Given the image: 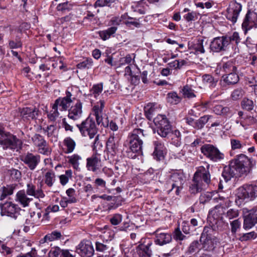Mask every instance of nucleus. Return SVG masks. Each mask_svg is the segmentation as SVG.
I'll use <instances>...</instances> for the list:
<instances>
[{
	"mask_svg": "<svg viewBox=\"0 0 257 257\" xmlns=\"http://www.w3.org/2000/svg\"><path fill=\"white\" fill-rule=\"evenodd\" d=\"M119 137L114 133L111 134L106 143V148L109 154L114 156L118 151Z\"/></svg>",
	"mask_w": 257,
	"mask_h": 257,
	"instance_id": "4be33fe9",
	"label": "nucleus"
},
{
	"mask_svg": "<svg viewBox=\"0 0 257 257\" xmlns=\"http://www.w3.org/2000/svg\"><path fill=\"white\" fill-rule=\"evenodd\" d=\"M76 251L81 257H92L94 249L89 241H82L76 246Z\"/></svg>",
	"mask_w": 257,
	"mask_h": 257,
	"instance_id": "dca6fc26",
	"label": "nucleus"
},
{
	"mask_svg": "<svg viewBox=\"0 0 257 257\" xmlns=\"http://www.w3.org/2000/svg\"><path fill=\"white\" fill-rule=\"evenodd\" d=\"M115 0H97L94 6L96 7H109Z\"/></svg>",
	"mask_w": 257,
	"mask_h": 257,
	"instance_id": "5fc2aeb1",
	"label": "nucleus"
},
{
	"mask_svg": "<svg viewBox=\"0 0 257 257\" xmlns=\"http://www.w3.org/2000/svg\"><path fill=\"white\" fill-rule=\"evenodd\" d=\"M43 133L47 135L48 137L53 135L54 131L56 130V126L54 125H50L46 127L42 128Z\"/></svg>",
	"mask_w": 257,
	"mask_h": 257,
	"instance_id": "680f3d73",
	"label": "nucleus"
},
{
	"mask_svg": "<svg viewBox=\"0 0 257 257\" xmlns=\"http://www.w3.org/2000/svg\"><path fill=\"white\" fill-rule=\"evenodd\" d=\"M185 181L184 174L181 171L173 172L170 175V183L172 185V189L176 188L175 193L179 194L180 190L182 188L183 185Z\"/></svg>",
	"mask_w": 257,
	"mask_h": 257,
	"instance_id": "9b49d317",
	"label": "nucleus"
},
{
	"mask_svg": "<svg viewBox=\"0 0 257 257\" xmlns=\"http://www.w3.org/2000/svg\"><path fill=\"white\" fill-rule=\"evenodd\" d=\"M139 245L137 247V252L139 257H152L153 243L149 241L146 244L143 242V238L139 241Z\"/></svg>",
	"mask_w": 257,
	"mask_h": 257,
	"instance_id": "aec40b11",
	"label": "nucleus"
},
{
	"mask_svg": "<svg viewBox=\"0 0 257 257\" xmlns=\"http://www.w3.org/2000/svg\"><path fill=\"white\" fill-rule=\"evenodd\" d=\"M203 81L204 83H208L210 86H213L215 84L217 81H214V78L212 76L208 74H206L203 76Z\"/></svg>",
	"mask_w": 257,
	"mask_h": 257,
	"instance_id": "69168bd1",
	"label": "nucleus"
},
{
	"mask_svg": "<svg viewBox=\"0 0 257 257\" xmlns=\"http://www.w3.org/2000/svg\"><path fill=\"white\" fill-rule=\"evenodd\" d=\"M61 236L62 235L60 231L55 230L46 235L43 239L41 240V242L44 243L47 241H52L60 239Z\"/></svg>",
	"mask_w": 257,
	"mask_h": 257,
	"instance_id": "72a5a7b5",
	"label": "nucleus"
},
{
	"mask_svg": "<svg viewBox=\"0 0 257 257\" xmlns=\"http://www.w3.org/2000/svg\"><path fill=\"white\" fill-rule=\"evenodd\" d=\"M63 145L65 147V153L69 154L72 153L76 147V143L70 137H66L63 141Z\"/></svg>",
	"mask_w": 257,
	"mask_h": 257,
	"instance_id": "7c9ffc66",
	"label": "nucleus"
},
{
	"mask_svg": "<svg viewBox=\"0 0 257 257\" xmlns=\"http://www.w3.org/2000/svg\"><path fill=\"white\" fill-rule=\"evenodd\" d=\"M241 105L243 109L251 110L253 108V102L252 100L245 98L241 102Z\"/></svg>",
	"mask_w": 257,
	"mask_h": 257,
	"instance_id": "603ef678",
	"label": "nucleus"
},
{
	"mask_svg": "<svg viewBox=\"0 0 257 257\" xmlns=\"http://www.w3.org/2000/svg\"><path fill=\"white\" fill-rule=\"evenodd\" d=\"M0 144L4 149H11L18 150L21 149L22 142L21 140L13 135L10 133H6L0 140Z\"/></svg>",
	"mask_w": 257,
	"mask_h": 257,
	"instance_id": "0eeeda50",
	"label": "nucleus"
},
{
	"mask_svg": "<svg viewBox=\"0 0 257 257\" xmlns=\"http://www.w3.org/2000/svg\"><path fill=\"white\" fill-rule=\"evenodd\" d=\"M231 231L233 234H235L238 229L240 228L241 221L239 219L234 220L230 222Z\"/></svg>",
	"mask_w": 257,
	"mask_h": 257,
	"instance_id": "3c124183",
	"label": "nucleus"
},
{
	"mask_svg": "<svg viewBox=\"0 0 257 257\" xmlns=\"http://www.w3.org/2000/svg\"><path fill=\"white\" fill-rule=\"evenodd\" d=\"M167 101L172 104H177L181 101V98L175 92H170L167 94Z\"/></svg>",
	"mask_w": 257,
	"mask_h": 257,
	"instance_id": "37998d69",
	"label": "nucleus"
},
{
	"mask_svg": "<svg viewBox=\"0 0 257 257\" xmlns=\"http://www.w3.org/2000/svg\"><path fill=\"white\" fill-rule=\"evenodd\" d=\"M182 92L184 97L191 98L196 97L194 91L190 85L184 86L182 90Z\"/></svg>",
	"mask_w": 257,
	"mask_h": 257,
	"instance_id": "a19ab883",
	"label": "nucleus"
},
{
	"mask_svg": "<svg viewBox=\"0 0 257 257\" xmlns=\"http://www.w3.org/2000/svg\"><path fill=\"white\" fill-rule=\"evenodd\" d=\"M203 155L213 162H219L224 158V155L219 149L211 144H204L200 148Z\"/></svg>",
	"mask_w": 257,
	"mask_h": 257,
	"instance_id": "39448f33",
	"label": "nucleus"
},
{
	"mask_svg": "<svg viewBox=\"0 0 257 257\" xmlns=\"http://www.w3.org/2000/svg\"><path fill=\"white\" fill-rule=\"evenodd\" d=\"M247 186L249 198L252 199L257 197V185L251 184L247 185Z\"/></svg>",
	"mask_w": 257,
	"mask_h": 257,
	"instance_id": "864d4df0",
	"label": "nucleus"
},
{
	"mask_svg": "<svg viewBox=\"0 0 257 257\" xmlns=\"http://www.w3.org/2000/svg\"><path fill=\"white\" fill-rule=\"evenodd\" d=\"M155 147V150L153 153L154 157L157 160H160L163 158V144L159 141H156L153 142Z\"/></svg>",
	"mask_w": 257,
	"mask_h": 257,
	"instance_id": "c85d7f7f",
	"label": "nucleus"
},
{
	"mask_svg": "<svg viewBox=\"0 0 257 257\" xmlns=\"http://www.w3.org/2000/svg\"><path fill=\"white\" fill-rule=\"evenodd\" d=\"M157 133L163 138L166 137L171 132L172 127L169 121L165 115L159 114L154 119Z\"/></svg>",
	"mask_w": 257,
	"mask_h": 257,
	"instance_id": "423d86ee",
	"label": "nucleus"
},
{
	"mask_svg": "<svg viewBox=\"0 0 257 257\" xmlns=\"http://www.w3.org/2000/svg\"><path fill=\"white\" fill-rule=\"evenodd\" d=\"M145 136L144 130L140 128L134 129L129 134L127 138L129 147L126 151L128 158L135 159L137 157V154L142 153L143 144L142 139Z\"/></svg>",
	"mask_w": 257,
	"mask_h": 257,
	"instance_id": "f03ea898",
	"label": "nucleus"
},
{
	"mask_svg": "<svg viewBox=\"0 0 257 257\" xmlns=\"http://www.w3.org/2000/svg\"><path fill=\"white\" fill-rule=\"evenodd\" d=\"M223 207L220 205H216L213 209L209 212L210 215H212L214 218H217L221 214Z\"/></svg>",
	"mask_w": 257,
	"mask_h": 257,
	"instance_id": "6e6d98bb",
	"label": "nucleus"
},
{
	"mask_svg": "<svg viewBox=\"0 0 257 257\" xmlns=\"http://www.w3.org/2000/svg\"><path fill=\"white\" fill-rule=\"evenodd\" d=\"M253 27L257 28V14L253 11H248L242 24V28L246 33Z\"/></svg>",
	"mask_w": 257,
	"mask_h": 257,
	"instance_id": "f3484780",
	"label": "nucleus"
},
{
	"mask_svg": "<svg viewBox=\"0 0 257 257\" xmlns=\"http://www.w3.org/2000/svg\"><path fill=\"white\" fill-rule=\"evenodd\" d=\"M81 134L83 137L88 136L90 139H92L97 134L98 129L95 122L92 118L87 117L80 124H77Z\"/></svg>",
	"mask_w": 257,
	"mask_h": 257,
	"instance_id": "20e7f679",
	"label": "nucleus"
},
{
	"mask_svg": "<svg viewBox=\"0 0 257 257\" xmlns=\"http://www.w3.org/2000/svg\"><path fill=\"white\" fill-rule=\"evenodd\" d=\"M103 90L102 83H99L93 85L90 90V92L95 97H97L102 92Z\"/></svg>",
	"mask_w": 257,
	"mask_h": 257,
	"instance_id": "a18cd8bd",
	"label": "nucleus"
},
{
	"mask_svg": "<svg viewBox=\"0 0 257 257\" xmlns=\"http://www.w3.org/2000/svg\"><path fill=\"white\" fill-rule=\"evenodd\" d=\"M257 237V233L254 231H251L248 233H244L241 237V240L247 241L248 240L255 239Z\"/></svg>",
	"mask_w": 257,
	"mask_h": 257,
	"instance_id": "052dcab7",
	"label": "nucleus"
},
{
	"mask_svg": "<svg viewBox=\"0 0 257 257\" xmlns=\"http://www.w3.org/2000/svg\"><path fill=\"white\" fill-rule=\"evenodd\" d=\"M242 212L244 229H249L257 224V206L250 210L243 208Z\"/></svg>",
	"mask_w": 257,
	"mask_h": 257,
	"instance_id": "6e6552de",
	"label": "nucleus"
},
{
	"mask_svg": "<svg viewBox=\"0 0 257 257\" xmlns=\"http://www.w3.org/2000/svg\"><path fill=\"white\" fill-rule=\"evenodd\" d=\"M23 161L31 170H34L40 162V156L31 153H27L20 157Z\"/></svg>",
	"mask_w": 257,
	"mask_h": 257,
	"instance_id": "ddd939ff",
	"label": "nucleus"
},
{
	"mask_svg": "<svg viewBox=\"0 0 257 257\" xmlns=\"http://www.w3.org/2000/svg\"><path fill=\"white\" fill-rule=\"evenodd\" d=\"M186 61L184 60H175L168 63L170 68L175 69H180L183 65L186 64Z\"/></svg>",
	"mask_w": 257,
	"mask_h": 257,
	"instance_id": "49530a36",
	"label": "nucleus"
},
{
	"mask_svg": "<svg viewBox=\"0 0 257 257\" xmlns=\"http://www.w3.org/2000/svg\"><path fill=\"white\" fill-rule=\"evenodd\" d=\"M241 4L236 2H232L227 10L226 18L234 24L238 18V15L241 11Z\"/></svg>",
	"mask_w": 257,
	"mask_h": 257,
	"instance_id": "4468645a",
	"label": "nucleus"
},
{
	"mask_svg": "<svg viewBox=\"0 0 257 257\" xmlns=\"http://www.w3.org/2000/svg\"><path fill=\"white\" fill-rule=\"evenodd\" d=\"M9 171L13 179L19 180L21 178L22 174L20 171L15 169H11Z\"/></svg>",
	"mask_w": 257,
	"mask_h": 257,
	"instance_id": "bf43d9fd",
	"label": "nucleus"
},
{
	"mask_svg": "<svg viewBox=\"0 0 257 257\" xmlns=\"http://www.w3.org/2000/svg\"><path fill=\"white\" fill-rule=\"evenodd\" d=\"M105 102L103 100H100L93 107V114L95 117L97 123L99 125L101 124L104 127H108V120L106 117L104 119L102 118V111L104 106Z\"/></svg>",
	"mask_w": 257,
	"mask_h": 257,
	"instance_id": "f8f14e48",
	"label": "nucleus"
},
{
	"mask_svg": "<svg viewBox=\"0 0 257 257\" xmlns=\"http://www.w3.org/2000/svg\"><path fill=\"white\" fill-rule=\"evenodd\" d=\"M26 193L29 196H34L36 198H43L45 194L41 188L36 189V186L32 183L27 184Z\"/></svg>",
	"mask_w": 257,
	"mask_h": 257,
	"instance_id": "a878e982",
	"label": "nucleus"
},
{
	"mask_svg": "<svg viewBox=\"0 0 257 257\" xmlns=\"http://www.w3.org/2000/svg\"><path fill=\"white\" fill-rule=\"evenodd\" d=\"M55 180V173L52 171H48L44 175L45 183L49 187H52Z\"/></svg>",
	"mask_w": 257,
	"mask_h": 257,
	"instance_id": "ea45409f",
	"label": "nucleus"
},
{
	"mask_svg": "<svg viewBox=\"0 0 257 257\" xmlns=\"http://www.w3.org/2000/svg\"><path fill=\"white\" fill-rule=\"evenodd\" d=\"M239 215V212L237 210L230 209L226 213V217L228 219H232L234 218H236Z\"/></svg>",
	"mask_w": 257,
	"mask_h": 257,
	"instance_id": "13d9d810",
	"label": "nucleus"
},
{
	"mask_svg": "<svg viewBox=\"0 0 257 257\" xmlns=\"http://www.w3.org/2000/svg\"><path fill=\"white\" fill-rule=\"evenodd\" d=\"M39 110L37 108L25 107L21 111V115L24 120H29L36 118Z\"/></svg>",
	"mask_w": 257,
	"mask_h": 257,
	"instance_id": "bb28decb",
	"label": "nucleus"
},
{
	"mask_svg": "<svg viewBox=\"0 0 257 257\" xmlns=\"http://www.w3.org/2000/svg\"><path fill=\"white\" fill-rule=\"evenodd\" d=\"M16 186L14 184L2 187L0 189V200L3 201L8 196L13 194Z\"/></svg>",
	"mask_w": 257,
	"mask_h": 257,
	"instance_id": "c756f323",
	"label": "nucleus"
},
{
	"mask_svg": "<svg viewBox=\"0 0 257 257\" xmlns=\"http://www.w3.org/2000/svg\"><path fill=\"white\" fill-rule=\"evenodd\" d=\"M117 29V27L115 26H112L106 30L100 31L99 36L103 40H106L109 39L110 36L114 34Z\"/></svg>",
	"mask_w": 257,
	"mask_h": 257,
	"instance_id": "c9c22d12",
	"label": "nucleus"
},
{
	"mask_svg": "<svg viewBox=\"0 0 257 257\" xmlns=\"http://www.w3.org/2000/svg\"><path fill=\"white\" fill-rule=\"evenodd\" d=\"M248 188L247 185H244L242 187H239L236 192L237 197L240 199H244L249 198V193L247 191Z\"/></svg>",
	"mask_w": 257,
	"mask_h": 257,
	"instance_id": "58836bf2",
	"label": "nucleus"
},
{
	"mask_svg": "<svg viewBox=\"0 0 257 257\" xmlns=\"http://www.w3.org/2000/svg\"><path fill=\"white\" fill-rule=\"evenodd\" d=\"M1 213L3 215H7L16 218L20 210L18 206L12 202H7L1 204Z\"/></svg>",
	"mask_w": 257,
	"mask_h": 257,
	"instance_id": "a211bd4d",
	"label": "nucleus"
},
{
	"mask_svg": "<svg viewBox=\"0 0 257 257\" xmlns=\"http://www.w3.org/2000/svg\"><path fill=\"white\" fill-rule=\"evenodd\" d=\"M214 231L212 228L209 226L204 227L200 238L202 246L201 249L205 251H212L217 242L216 237L213 235Z\"/></svg>",
	"mask_w": 257,
	"mask_h": 257,
	"instance_id": "7ed1b4c3",
	"label": "nucleus"
},
{
	"mask_svg": "<svg viewBox=\"0 0 257 257\" xmlns=\"http://www.w3.org/2000/svg\"><path fill=\"white\" fill-rule=\"evenodd\" d=\"M156 106L154 103H148L144 107V112L146 117L151 120L153 117V115L156 110Z\"/></svg>",
	"mask_w": 257,
	"mask_h": 257,
	"instance_id": "f704fd0d",
	"label": "nucleus"
},
{
	"mask_svg": "<svg viewBox=\"0 0 257 257\" xmlns=\"http://www.w3.org/2000/svg\"><path fill=\"white\" fill-rule=\"evenodd\" d=\"M210 117V115H204L201 117L199 119L195 120L194 127L197 129L202 128L204 125L208 122Z\"/></svg>",
	"mask_w": 257,
	"mask_h": 257,
	"instance_id": "79ce46f5",
	"label": "nucleus"
},
{
	"mask_svg": "<svg viewBox=\"0 0 257 257\" xmlns=\"http://www.w3.org/2000/svg\"><path fill=\"white\" fill-rule=\"evenodd\" d=\"M75 191L73 188H69L66 191V194L69 197L68 199L69 201V203H75L76 202V199L74 197Z\"/></svg>",
	"mask_w": 257,
	"mask_h": 257,
	"instance_id": "0e129e2a",
	"label": "nucleus"
},
{
	"mask_svg": "<svg viewBox=\"0 0 257 257\" xmlns=\"http://www.w3.org/2000/svg\"><path fill=\"white\" fill-rule=\"evenodd\" d=\"M256 162L251 158L240 154L228 166L224 167L222 175L227 182L234 177L247 175L255 166Z\"/></svg>",
	"mask_w": 257,
	"mask_h": 257,
	"instance_id": "f257e3e1",
	"label": "nucleus"
},
{
	"mask_svg": "<svg viewBox=\"0 0 257 257\" xmlns=\"http://www.w3.org/2000/svg\"><path fill=\"white\" fill-rule=\"evenodd\" d=\"M122 220V216L119 214H114L112 218L110 219L111 223L114 225L118 224Z\"/></svg>",
	"mask_w": 257,
	"mask_h": 257,
	"instance_id": "774afa93",
	"label": "nucleus"
},
{
	"mask_svg": "<svg viewBox=\"0 0 257 257\" xmlns=\"http://www.w3.org/2000/svg\"><path fill=\"white\" fill-rule=\"evenodd\" d=\"M72 176V171L71 170H68L65 171L64 174H62L59 176L60 182L63 186L66 185Z\"/></svg>",
	"mask_w": 257,
	"mask_h": 257,
	"instance_id": "c03bdc74",
	"label": "nucleus"
},
{
	"mask_svg": "<svg viewBox=\"0 0 257 257\" xmlns=\"http://www.w3.org/2000/svg\"><path fill=\"white\" fill-rule=\"evenodd\" d=\"M68 162L73 169L77 170L79 169L80 162L82 160V157L78 154H75L68 157Z\"/></svg>",
	"mask_w": 257,
	"mask_h": 257,
	"instance_id": "473e14b6",
	"label": "nucleus"
},
{
	"mask_svg": "<svg viewBox=\"0 0 257 257\" xmlns=\"http://www.w3.org/2000/svg\"><path fill=\"white\" fill-rule=\"evenodd\" d=\"M213 197L212 192H206L200 195V202L201 203L204 204L210 201Z\"/></svg>",
	"mask_w": 257,
	"mask_h": 257,
	"instance_id": "4d7b16f0",
	"label": "nucleus"
},
{
	"mask_svg": "<svg viewBox=\"0 0 257 257\" xmlns=\"http://www.w3.org/2000/svg\"><path fill=\"white\" fill-rule=\"evenodd\" d=\"M203 40L200 39L197 41V43L194 45V49L195 51L196 54H203L205 52V50L203 45Z\"/></svg>",
	"mask_w": 257,
	"mask_h": 257,
	"instance_id": "09e8293b",
	"label": "nucleus"
},
{
	"mask_svg": "<svg viewBox=\"0 0 257 257\" xmlns=\"http://www.w3.org/2000/svg\"><path fill=\"white\" fill-rule=\"evenodd\" d=\"M237 68L232 61H229L223 64L221 70L226 73H232V72H236Z\"/></svg>",
	"mask_w": 257,
	"mask_h": 257,
	"instance_id": "e433bc0d",
	"label": "nucleus"
},
{
	"mask_svg": "<svg viewBox=\"0 0 257 257\" xmlns=\"http://www.w3.org/2000/svg\"><path fill=\"white\" fill-rule=\"evenodd\" d=\"M24 190H21L16 194V200L19 202L23 207L29 206V203L33 200V198H29Z\"/></svg>",
	"mask_w": 257,
	"mask_h": 257,
	"instance_id": "cd10ccee",
	"label": "nucleus"
},
{
	"mask_svg": "<svg viewBox=\"0 0 257 257\" xmlns=\"http://www.w3.org/2000/svg\"><path fill=\"white\" fill-rule=\"evenodd\" d=\"M224 82L228 85H233L239 81V76L236 72H232L223 76Z\"/></svg>",
	"mask_w": 257,
	"mask_h": 257,
	"instance_id": "2f4dec72",
	"label": "nucleus"
},
{
	"mask_svg": "<svg viewBox=\"0 0 257 257\" xmlns=\"http://www.w3.org/2000/svg\"><path fill=\"white\" fill-rule=\"evenodd\" d=\"M72 88H68L66 91V96L59 97L55 101V106H58L61 111L66 110L75 99V96L73 94Z\"/></svg>",
	"mask_w": 257,
	"mask_h": 257,
	"instance_id": "1a4fd4ad",
	"label": "nucleus"
},
{
	"mask_svg": "<svg viewBox=\"0 0 257 257\" xmlns=\"http://www.w3.org/2000/svg\"><path fill=\"white\" fill-rule=\"evenodd\" d=\"M59 107L55 106V103L53 105L52 109L48 114V118L52 121H54L59 115V113L58 111Z\"/></svg>",
	"mask_w": 257,
	"mask_h": 257,
	"instance_id": "8fccbe9b",
	"label": "nucleus"
},
{
	"mask_svg": "<svg viewBox=\"0 0 257 257\" xmlns=\"http://www.w3.org/2000/svg\"><path fill=\"white\" fill-rule=\"evenodd\" d=\"M93 62L91 58H86L82 62L78 63L76 67L79 69H91L93 66Z\"/></svg>",
	"mask_w": 257,
	"mask_h": 257,
	"instance_id": "4c0bfd02",
	"label": "nucleus"
},
{
	"mask_svg": "<svg viewBox=\"0 0 257 257\" xmlns=\"http://www.w3.org/2000/svg\"><path fill=\"white\" fill-rule=\"evenodd\" d=\"M200 246H201V244H199V242L197 240H195L190 244L188 250L191 253L199 249Z\"/></svg>",
	"mask_w": 257,
	"mask_h": 257,
	"instance_id": "338daca9",
	"label": "nucleus"
},
{
	"mask_svg": "<svg viewBox=\"0 0 257 257\" xmlns=\"http://www.w3.org/2000/svg\"><path fill=\"white\" fill-rule=\"evenodd\" d=\"M209 168L210 165L208 163H205V166H201L198 168L194 176L200 178L206 183V184H209L210 182Z\"/></svg>",
	"mask_w": 257,
	"mask_h": 257,
	"instance_id": "412c9836",
	"label": "nucleus"
},
{
	"mask_svg": "<svg viewBox=\"0 0 257 257\" xmlns=\"http://www.w3.org/2000/svg\"><path fill=\"white\" fill-rule=\"evenodd\" d=\"M87 169L89 171L96 172L101 167L100 153H94L91 157L86 159Z\"/></svg>",
	"mask_w": 257,
	"mask_h": 257,
	"instance_id": "2eb2a0df",
	"label": "nucleus"
},
{
	"mask_svg": "<svg viewBox=\"0 0 257 257\" xmlns=\"http://www.w3.org/2000/svg\"><path fill=\"white\" fill-rule=\"evenodd\" d=\"M94 142L93 143V150L95 152L94 153H99V151L101 150L102 145L99 141V135H96L93 138Z\"/></svg>",
	"mask_w": 257,
	"mask_h": 257,
	"instance_id": "de8ad7c7",
	"label": "nucleus"
},
{
	"mask_svg": "<svg viewBox=\"0 0 257 257\" xmlns=\"http://www.w3.org/2000/svg\"><path fill=\"white\" fill-rule=\"evenodd\" d=\"M230 144L232 150L240 149L243 147V144L237 139H231Z\"/></svg>",
	"mask_w": 257,
	"mask_h": 257,
	"instance_id": "e2e57ef3",
	"label": "nucleus"
},
{
	"mask_svg": "<svg viewBox=\"0 0 257 257\" xmlns=\"http://www.w3.org/2000/svg\"><path fill=\"white\" fill-rule=\"evenodd\" d=\"M209 184H206L203 180L200 178L194 176L189 187L190 192L192 194H196L205 189Z\"/></svg>",
	"mask_w": 257,
	"mask_h": 257,
	"instance_id": "5701e85b",
	"label": "nucleus"
},
{
	"mask_svg": "<svg viewBox=\"0 0 257 257\" xmlns=\"http://www.w3.org/2000/svg\"><path fill=\"white\" fill-rule=\"evenodd\" d=\"M82 113V103L80 101H78L69 110L68 116L69 118L75 120L80 118Z\"/></svg>",
	"mask_w": 257,
	"mask_h": 257,
	"instance_id": "393cba45",
	"label": "nucleus"
},
{
	"mask_svg": "<svg viewBox=\"0 0 257 257\" xmlns=\"http://www.w3.org/2000/svg\"><path fill=\"white\" fill-rule=\"evenodd\" d=\"M154 234L156 235L155 242L156 244L163 245L169 243L172 240V236L170 233L160 232V229H157Z\"/></svg>",
	"mask_w": 257,
	"mask_h": 257,
	"instance_id": "b1692460",
	"label": "nucleus"
},
{
	"mask_svg": "<svg viewBox=\"0 0 257 257\" xmlns=\"http://www.w3.org/2000/svg\"><path fill=\"white\" fill-rule=\"evenodd\" d=\"M229 43V38L226 37H217L211 42L210 47L212 51L218 52L225 50Z\"/></svg>",
	"mask_w": 257,
	"mask_h": 257,
	"instance_id": "6ab92c4d",
	"label": "nucleus"
},
{
	"mask_svg": "<svg viewBox=\"0 0 257 257\" xmlns=\"http://www.w3.org/2000/svg\"><path fill=\"white\" fill-rule=\"evenodd\" d=\"M32 140L34 145L38 148L39 153L45 155L50 154L51 149L43 136L39 134H35L32 137Z\"/></svg>",
	"mask_w": 257,
	"mask_h": 257,
	"instance_id": "9d476101",
	"label": "nucleus"
}]
</instances>
